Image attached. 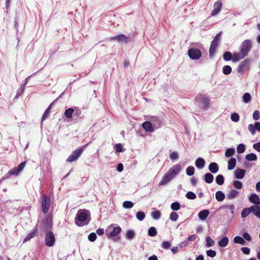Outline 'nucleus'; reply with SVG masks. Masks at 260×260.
<instances>
[{
    "instance_id": "47",
    "label": "nucleus",
    "mask_w": 260,
    "mask_h": 260,
    "mask_svg": "<svg viewBox=\"0 0 260 260\" xmlns=\"http://www.w3.org/2000/svg\"><path fill=\"white\" fill-rule=\"evenodd\" d=\"M134 236L135 232L133 230L127 231L126 234V237L128 239L131 240L134 238Z\"/></svg>"
},
{
    "instance_id": "33",
    "label": "nucleus",
    "mask_w": 260,
    "mask_h": 260,
    "mask_svg": "<svg viewBox=\"0 0 260 260\" xmlns=\"http://www.w3.org/2000/svg\"><path fill=\"white\" fill-rule=\"evenodd\" d=\"M251 212L250 207L249 208H245L243 209L241 212V217L243 218L247 217Z\"/></svg>"
},
{
    "instance_id": "25",
    "label": "nucleus",
    "mask_w": 260,
    "mask_h": 260,
    "mask_svg": "<svg viewBox=\"0 0 260 260\" xmlns=\"http://www.w3.org/2000/svg\"><path fill=\"white\" fill-rule=\"evenodd\" d=\"M236 166V160L234 157H231L228 161V168L229 170L234 169Z\"/></svg>"
},
{
    "instance_id": "34",
    "label": "nucleus",
    "mask_w": 260,
    "mask_h": 260,
    "mask_svg": "<svg viewBox=\"0 0 260 260\" xmlns=\"http://www.w3.org/2000/svg\"><path fill=\"white\" fill-rule=\"evenodd\" d=\"M51 105L49 106V107L45 111L44 113L43 114V116L42 117L41 119V122H42L43 121H44L49 115L50 113V110H51Z\"/></svg>"
},
{
    "instance_id": "42",
    "label": "nucleus",
    "mask_w": 260,
    "mask_h": 260,
    "mask_svg": "<svg viewBox=\"0 0 260 260\" xmlns=\"http://www.w3.org/2000/svg\"><path fill=\"white\" fill-rule=\"evenodd\" d=\"M171 208L173 210L177 211L180 208V205L177 202H173L171 205Z\"/></svg>"
},
{
    "instance_id": "41",
    "label": "nucleus",
    "mask_w": 260,
    "mask_h": 260,
    "mask_svg": "<svg viewBox=\"0 0 260 260\" xmlns=\"http://www.w3.org/2000/svg\"><path fill=\"white\" fill-rule=\"evenodd\" d=\"M186 172L187 175L192 176L194 173V168L192 166H189L187 168L186 170Z\"/></svg>"
},
{
    "instance_id": "8",
    "label": "nucleus",
    "mask_w": 260,
    "mask_h": 260,
    "mask_svg": "<svg viewBox=\"0 0 260 260\" xmlns=\"http://www.w3.org/2000/svg\"><path fill=\"white\" fill-rule=\"evenodd\" d=\"M250 59H246L240 63L237 68V72L240 74H243L244 72L249 68Z\"/></svg>"
},
{
    "instance_id": "64",
    "label": "nucleus",
    "mask_w": 260,
    "mask_h": 260,
    "mask_svg": "<svg viewBox=\"0 0 260 260\" xmlns=\"http://www.w3.org/2000/svg\"><path fill=\"white\" fill-rule=\"evenodd\" d=\"M197 237V236L195 235H190L188 237V240L191 242L193 241L196 239Z\"/></svg>"
},
{
    "instance_id": "40",
    "label": "nucleus",
    "mask_w": 260,
    "mask_h": 260,
    "mask_svg": "<svg viewBox=\"0 0 260 260\" xmlns=\"http://www.w3.org/2000/svg\"><path fill=\"white\" fill-rule=\"evenodd\" d=\"M243 100L245 103H249L251 100V95L248 92L245 93L243 96Z\"/></svg>"
},
{
    "instance_id": "11",
    "label": "nucleus",
    "mask_w": 260,
    "mask_h": 260,
    "mask_svg": "<svg viewBox=\"0 0 260 260\" xmlns=\"http://www.w3.org/2000/svg\"><path fill=\"white\" fill-rule=\"evenodd\" d=\"M38 225H36L34 227L32 231L27 235V236L24 239L23 243H24L27 241L30 240L32 238L37 236L38 234Z\"/></svg>"
},
{
    "instance_id": "61",
    "label": "nucleus",
    "mask_w": 260,
    "mask_h": 260,
    "mask_svg": "<svg viewBox=\"0 0 260 260\" xmlns=\"http://www.w3.org/2000/svg\"><path fill=\"white\" fill-rule=\"evenodd\" d=\"M122 148H123V147L121 144L119 143V144H116V151L117 152H121L123 151Z\"/></svg>"
},
{
    "instance_id": "53",
    "label": "nucleus",
    "mask_w": 260,
    "mask_h": 260,
    "mask_svg": "<svg viewBox=\"0 0 260 260\" xmlns=\"http://www.w3.org/2000/svg\"><path fill=\"white\" fill-rule=\"evenodd\" d=\"M171 246V244L168 241H164L161 244V247L165 249H168Z\"/></svg>"
},
{
    "instance_id": "62",
    "label": "nucleus",
    "mask_w": 260,
    "mask_h": 260,
    "mask_svg": "<svg viewBox=\"0 0 260 260\" xmlns=\"http://www.w3.org/2000/svg\"><path fill=\"white\" fill-rule=\"evenodd\" d=\"M253 148L256 151L260 152V143H257L253 145Z\"/></svg>"
},
{
    "instance_id": "48",
    "label": "nucleus",
    "mask_w": 260,
    "mask_h": 260,
    "mask_svg": "<svg viewBox=\"0 0 260 260\" xmlns=\"http://www.w3.org/2000/svg\"><path fill=\"white\" fill-rule=\"evenodd\" d=\"M170 218L172 221H175L178 218V215L177 213L172 212L170 215Z\"/></svg>"
},
{
    "instance_id": "10",
    "label": "nucleus",
    "mask_w": 260,
    "mask_h": 260,
    "mask_svg": "<svg viewBox=\"0 0 260 260\" xmlns=\"http://www.w3.org/2000/svg\"><path fill=\"white\" fill-rule=\"evenodd\" d=\"M181 167L179 164L173 166L168 171V173L173 177H176L180 172Z\"/></svg>"
},
{
    "instance_id": "27",
    "label": "nucleus",
    "mask_w": 260,
    "mask_h": 260,
    "mask_svg": "<svg viewBox=\"0 0 260 260\" xmlns=\"http://www.w3.org/2000/svg\"><path fill=\"white\" fill-rule=\"evenodd\" d=\"M239 192L235 189H231L227 194V197L229 199L232 200L238 196Z\"/></svg>"
},
{
    "instance_id": "63",
    "label": "nucleus",
    "mask_w": 260,
    "mask_h": 260,
    "mask_svg": "<svg viewBox=\"0 0 260 260\" xmlns=\"http://www.w3.org/2000/svg\"><path fill=\"white\" fill-rule=\"evenodd\" d=\"M221 35V32H219V33H218L216 35V36L214 38L213 40H214L217 42H219V40L220 39Z\"/></svg>"
},
{
    "instance_id": "57",
    "label": "nucleus",
    "mask_w": 260,
    "mask_h": 260,
    "mask_svg": "<svg viewBox=\"0 0 260 260\" xmlns=\"http://www.w3.org/2000/svg\"><path fill=\"white\" fill-rule=\"evenodd\" d=\"M170 158L172 160H176L178 158V154L177 152H173L171 153L170 155Z\"/></svg>"
},
{
    "instance_id": "60",
    "label": "nucleus",
    "mask_w": 260,
    "mask_h": 260,
    "mask_svg": "<svg viewBox=\"0 0 260 260\" xmlns=\"http://www.w3.org/2000/svg\"><path fill=\"white\" fill-rule=\"evenodd\" d=\"M255 126L252 124H250L249 125H248V129L249 131L251 132V133L252 134H254L255 132Z\"/></svg>"
},
{
    "instance_id": "54",
    "label": "nucleus",
    "mask_w": 260,
    "mask_h": 260,
    "mask_svg": "<svg viewBox=\"0 0 260 260\" xmlns=\"http://www.w3.org/2000/svg\"><path fill=\"white\" fill-rule=\"evenodd\" d=\"M206 253L207 255L210 257H214L216 254V251L211 249L207 250Z\"/></svg>"
},
{
    "instance_id": "1",
    "label": "nucleus",
    "mask_w": 260,
    "mask_h": 260,
    "mask_svg": "<svg viewBox=\"0 0 260 260\" xmlns=\"http://www.w3.org/2000/svg\"><path fill=\"white\" fill-rule=\"evenodd\" d=\"M252 48V43L250 40H245L242 42L240 52L233 53V61L236 62L246 57Z\"/></svg>"
},
{
    "instance_id": "52",
    "label": "nucleus",
    "mask_w": 260,
    "mask_h": 260,
    "mask_svg": "<svg viewBox=\"0 0 260 260\" xmlns=\"http://www.w3.org/2000/svg\"><path fill=\"white\" fill-rule=\"evenodd\" d=\"M231 120L234 122H238L239 120V115L237 113H234L231 117Z\"/></svg>"
},
{
    "instance_id": "9",
    "label": "nucleus",
    "mask_w": 260,
    "mask_h": 260,
    "mask_svg": "<svg viewBox=\"0 0 260 260\" xmlns=\"http://www.w3.org/2000/svg\"><path fill=\"white\" fill-rule=\"evenodd\" d=\"M121 232V229L120 226L114 227L112 231L109 232L108 230L106 231V235L108 238L116 237Z\"/></svg>"
},
{
    "instance_id": "14",
    "label": "nucleus",
    "mask_w": 260,
    "mask_h": 260,
    "mask_svg": "<svg viewBox=\"0 0 260 260\" xmlns=\"http://www.w3.org/2000/svg\"><path fill=\"white\" fill-rule=\"evenodd\" d=\"M214 9L211 11V14L212 16L217 15L221 10L222 4L221 2L218 1L214 4Z\"/></svg>"
},
{
    "instance_id": "3",
    "label": "nucleus",
    "mask_w": 260,
    "mask_h": 260,
    "mask_svg": "<svg viewBox=\"0 0 260 260\" xmlns=\"http://www.w3.org/2000/svg\"><path fill=\"white\" fill-rule=\"evenodd\" d=\"M195 101L198 103L201 109H206L209 107L210 100L208 97L205 95L197 96Z\"/></svg>"
},
{
    "instance_id": "20",
    "label": "nucleus",
    "mask_w": 260,
    "mask_h": 260,
    "mask_svg": "<svg viewBox=\"0 0 260 260\" xmlns=\"http://www.w3.org/2000/svg\"><path fill=\"white\" fill-rule=\"evenodd\" d=\"M143 128L148 132H152L154 131V129L152 127V124L149 121H145L142 124Z\"/></svg>"
},
{
    "instance_id": "24",
    "label": "nucleus",
    "mask_w": 260,
    "mask_h": 260,
    "mask_svg": "<svg viewBox=\"0 0 260 260\" xmlns=\"http://www.w3.org/2000/svg\"><path fill=\"white\" fill-rule=\"evenodd\" d=\"M205 165V161L202 158H198L195 161L196 166L199 169H202Z\"/></svg>"
},
{
    "instance_id": "37",
    "label": "nucleus",
    "mask_w": 260,
    "mask_h": 260,
    "mask_svg": "<svg viewBox=\"0 0 260 260\" xmlns=\"http://www.w3.org/2000/svg\"><path fill=\"white\" fill-rule=\"evenodd\" d=\"M245 158L248 161H254L257 159V156L254 153H251L247 154Z\"/></svg>"
},
{
    "instance_id": "4",
    "label": "nucleus",
    "mask_w": 260,
    "mask_h": 260,
    "mask_svg": "<svg viewBox=\"0 0 260 260\" xmlns=\"http://www.w3.org/2000/svg\"><path fill=\"white\" fill-rule=\"evenodd\" d=\"M26 165V161H24L23 162H21L17 167L14 168L11 170H10L7 174L6 175L7 177H8L10 175H15L17 176L18 174L24 169L25 166Z\"/></svg>"
},
{
    "instance_id": "39",
    "label": "nucleus",
    "mask_w": 260,
    "mask_h": 260,
    "mask_svg": "<svg viewBox=\"0 0 260 260\" xmlns=\"http://www.w3.org/2000/svg\"><path fill=\"white\" fill-rule=\"evenodd\" d=\"M157 231L154 227H150L148 230V235L150 237H154L157 235Z\"/></svg>"
},
{
    "instance_id": "50",
    "label": "nucleus",
    "mask_w": 260,
    "mask_h": 260,
    "mask_svg": "<svg viewBox=\"0 0 260 260\" xmlns=\"http://www.w3.org/2000/svg\"><path fill=\"white\" fill-rule=\"evenodd\" d=\"M186 197L188 199L194 200L197 197H196V194L194 193H193V192L188 191L186 194Z\"/></svg>"
},
{
    "instance_id": "15",
    "label": "nucleus",
    "mask_w": 260,
    "mask_h": 260,
    "mask_svg": "<svg viewBox=\"0 0 260 260\" xmlns=\"http://www.w3.org/2000/svg\"><path fill=\"white\" fill-rule=\"evenodd\" d=\"M219 45V42L213 40L211 42L210 49H209V55L210 57L213 56L216 50V48Z\"/></svg>"
},
{
    "instance_id": "55",
    "label": "nucleus",
    "mask_w": 260,
    "mask_h": 260,
    "mask_svg": "<svg viewBox=\"0 0 260 260\" xmlns=\"http://www.w3.org/2000/svg\"><path fill=\"white\" fill-rule=\"evenodd\" d=\"M96 239V235L94 233H91L88 235V240L91 242H94Z\"/></svg>"
},
{
    "instance_id": "17",
    "label": "nucleus",
    "mask_w": 260,
    "mask_h": 260,
    "mask_svg": "<svg viewBox=\"0 0 260 260\" xmlns=\"http://www.w3.org/2000/svg\"><path fill=\"white\" fill-rule=\"evenodd\" d=\"M246 172L244 169H237L235 171V176L237 179H242L244 178Z\"/></svg>"
},
{
    "instance_id": "23",
    "label": "nucleus",
    "mask_w": 260,
    "mask_h": 260,
    "mask_svg": "<svg viewBox=\"0 0 260 260\" xmlns=\"http://www.w3.org/2000/svg\"><path fill=\"white\" fill-rule=\"evenodd\" d=\"M209 170L212 173H216L219 170V167L217 163L211 162L209 166Z\"/></svg>"
},
{
    "instance_id": "35",
    "label": "nucleus",
    "mask_w": 260,
    "mask_h": 260,
    "mask_svg": "<svg viewBox=\"0 0 260 260\" xmlns=\"http://www.w3.org/2000/svg\"><path fill=\"white\" fill-rule=\"evenodd\" d=\"M235 153V150L234 148H228L225 152V156L226 157H230L234 155Z\"/></svg>"
},
{
    "instance_id": "26",
    "label": "nucleus",
    "mask_w": 260,
    "mask_h": 260,
    "mask_svg": "<svg viewBox=\"0 0 260 260\" xmlns=\"http://www.w3.org/2000/svg\"><path fill=\"white\" fill-rule=\"evenodd\" d=\"M213 175L210 173H206L204 175V181L207 183H211L213 181Z\"/></svg>"
},
{
    "instance_id": "31",
    "label": "nucleus",
    "mask_w": 260,
    "mask_h": 260,
    "mask_svg": "<svg viewBox=\"0 0 260 260\" xmlns=\"http://www.w3.org/2000/svg\"><path fill=\"white\" fill-rule=\"evenodd\" d=\"M233 55L230 51H226L223 55V58L225 61L233 60Z\"/></svg>"
},
{
    "instance_id": "6",
    "label": "nucleus",
    "mask_w": 260,
    "mask_h": 260,
    "mask_svg": "<svg viewBox=\"0 0 260 260\" xmlns=\"http://www.w3.org/2000/svg\"><path fill=\"white\" fill-rule=\"evenodd\" d=\"M188 54L189 57L193 60H198L202 56L200 50L196 48H189L188 51Z\"/></svg>"
},
{
    "instance_id": "18",
    "label": "nucleus",
    "mask_w": 260,
    "mask_h": 260,
    "mask_svg": "<svg viewBox=\"0 0 260 260\" xmlns=\"http://www.w3.org/2000/svg\"><path fill=\"white\" fill-rule=\"evenodd\" d=\"M76 217L79 221L83 222L86 220L87 218V214L85 211H79L77 214Z\"/></svg>"
},
{
    "instance_id": "56",
    "label": "nucleus",
    "mask_w": 260,
    "mask_h": 260,
    "mask_svg": "<svg viewBox=\"0 0 260 260\" xmlns=\"http://www.w3.org/2000/svg\"><path fill=\"white\" fill-rule=\"evenodd\" d=\"M253 118L254 120H257L259 119V112L258 110H255L253 113Z\"/></svg>"
},
{
    "instance_id": "16",
    "label": "nucleus",
    "mask_w": 260,
    "mask_h": 260,
    "mask_svg": "<svg viewBox=\"0 0 260 260\" xmlns=\"http://www.w3.org/2000/svg\"><path fill=\"white\" fill-rule=\"evenodd\" d=\"M173 178V177L168 172H167L162 177V180L160 181L159 185H166Z\"/></svg>"
},
{
    "instance_id": "59",
    "label": "nucleus",
    "mask_w": 260,
    "mask_h": 260,
    "mask_svg": "<svg viewBox=\"0 0 260 260\" xmlns=\"http://www.w3.org/2000/svg\"><path fill=\"white\" fill-rule=\"evenodd\" d=\"M243 238L245 239L246 240L248 241H250L251 240V238L250 237V236L249 235V234L247 233H244L243 234Z\"/></svg>"
},
{
    "instance_id": "22",
    "label": "nucleus",
    "mask_w": 260,
    "mask_h": 260,
    "mask_svg": "<svg viewBox=\"0 0 260 260\" xmlns=\"http://www.w3.org/2000/svg\"><path fill=\"white\" fill-rule=\"evenodd\" d=\"M251 209V212L258 218H260V206L255 205L252 206L250 207Z\"/></svg>"
},
{
    "instance_id": "46",
    "label": "nucleus",
    "mask_w": 260,
    "mask_h": 260,
    "mask_svg": "<svg viewBox=\"0 0 260 260\" xmlns=\"http://www.w3.org/2000/svg\"><path fill=\"white\" fill-rule=\"evenodd\" d=\"M206 246L207 247L213 246L214 244V241L210 237H206Z\"/></svg>"
},
{
    "instance_id": "19",
    "label": "nucleus",
    "mask_w": 260,
    "mask_h": 260,
    "mask_svg": "<svg viewBox=\"0 0 260 260\" xmlns=\"http://www.w3.org/2000/svg\"><path fill=\"white\" fill-rule=\"evenodd\" d=\"M249 200L250 202L257 206L260 204V198L256 194H251L249 198Z\"/></svg>"
},
{
    "instance_id": "44",
    "label": "nucleus",
    "mask_w": 260,
    "mask_h": 260,
    "mask_svg": "<svg viewBox=\"0 0 260 260\" xmlns=\"http://www.w3.org/2000/svg\"><path fill=\"white\" fill-rule=\"evenodd\" d=\"M233 184L234 187L238 189H241L242 187V183L240 181L235 180L233 181Z\"/></svg>"
},
{
    "instance_id": "36",
    "label": "nucleus",
    "mask_w": 260,
    "mask_h": 260,
    "mask_svg": "<svg viewBox=\"0 0 260 260\" xmlns=\"http://www.w3.org/2000/svg\"><path fill=\"white\" fill-rule=\"evenodd\" d=\"M224 177L222 175H218L216 176L215 181L217 184L221 185L224 183Z\"/></svg>"
},
{
    "instance_id": "2",
    "label": "nucleus",
    "mask_w": 260,
    "mask_h": 260,
    "mask_svg": "<svg viewBox=\"0 0 260 260\" xmlns=\"http://www.w3.org/2000/svg\"><path fill=\"white\" fill-rule=\"evenodd\" d=\"M51 204L50 197H48L45 194L42 195L41 208L42 212L46 214L49 210Z\"/></svg>"
},
{
    "instance_id": "7",
    "label": "nucleus",
    "mask_w": 260,
    "mask_h": 260,
    "mask_svg": "<svg viewBox=\"0 0 260 260\" xmlns=\"http://www.w3.org/2000/svg\"><path fill=\"white\" fill-rule=\"evenodd\" d=\"M83 149L82 148H78L73 151L71 154L67 159L68 162H73L76 160L82 154Z\"/></svg>"
},
{
    "instance_id": "58",
    "label": "nucleus",
    "mask_w": 260,
    "mask_h": 260,
    "mask_svg": "<svg viewBox=\"0 0 260 260\" xmlns=\"http://www.w3.org/2000/svg\"><path fill=\"white\" fill-rule=\"evenodd\" d=\"M241 251L245 254H249L250 252V249L248 247H243L241 248Z\"/></svg>"
},
{
    "instance_id": "32",
    "label": "nucleus",
    "mask_w": 260,
    "mask_h": 260,
    "mask_svg": "<svg viewBox=\"0 0 260 260\" xmlns=\"http://www.w3.org/2000/svg\"><path fill=\"white\" fill-rule=\"evenodd\" d=\"M234 242L235 243H238L241 245H244L245 244V241L244 239L240 236H236L234 238Z\"/></svg>"
},
{
    "instance_id": "29",
    "label": "nucleus",
    "mask_w": 260,
    "mask_h": 260,
    "mask_svg": "<svg viewBox=\"0 0 260 260\" xmlns=\"http://www.w3.org/2000/svg\"><path fill=\"white\" fill-rule=\"evenodd\" d=\"M215 197L218 201H222L225 198L224 194L221 191H217L215 193Z\"/></svg>"
},
{
    "instance_id": "38",
    "label": "nucleus",
    "mask_w": 260,
    "mask_h": 260,
    "mask_svg": "<svg viewBox=\"0 0 260 260\" xmlns=\"http://www.w3.org/2000/svg\"><path fill=\"white\" fill-rule=\"evenodd\" d=\"M232 72V68L231 66L226 65L222 68V72L224 75H229Z\"/></svg>"
},
{
    "instance_id": "43",
    "label": "nucleus",
    "mask_w": 260,
    "mask_h": 260,
    "mask_svg": "<svg viewBox=\"0 0 260 260\" xmlns=\"http://www.w3.org/2000/svg\"><path fill=\"white\" fill-rule=\"evenodd\" d=\"M136 217L139 220L142 221L145 218V214L143 212L139 211L137 213Z\"/></svg>"
},
{
    "instance_id": "28",
    "label": "nucleus",
    "mask_w": 260,
    "mask_h": 260,
    "mask_svg": "<svg viewBox=\"0 0 260 260\" xmlns=\"http://www.w3.org/2000/svg\"><path fill=\"white\" fill-rule=\"evenodd\" d=\"M228 243L229 239L226 237H224L218 242V245L221 247H225Z\"/></svg>"
},
{
    "instance_id": "5",
    "label": "nucleus",
    "mask_w": 260,
    "mask_h": 260,
    "mask_svg": "<svg viewBox=\"0 0 260 260\" xmlns=\"http://www.w3.org/2000/svg\"><path fill=\"white\" fill-rule=\"evenodd\" d=\"M45 241L48 247H52L55 245L56 239L52 232L48 231L46 233Z\"/></svg>"
},
{
    "instance_id": "13",
    "label": "nucleus",
    "mask_w": 260,
    "mask_h": 260,
    "mask_svg": "<svg viewBox=\"0 0 260 260\" xmlns=\"http://www.w3.org/2000/svg\"><path fill=\"white\" fill-rule=\"evenodd\" d=\"M110 40H117L118 42H123L125 43L128 42V38L123 34L119 35L115 37H110Z\"/></svg>"
},
{
    "instance_id": "12",
    "label": "nucleus",
    "mask_w": 260,
    "mask_h": 260,
    "mask_svg": "<svg viewBox=\"0 0 260 260\" xmlns=\"http://www.w3.org/2000/svg\"><path fill=\"white\" fill-rule=\"evenodd\" d=\"M41 230L43 231H47L50 230L51 227V220L47 218L45 220L42 221V224H41Z\"/></svg>"
},
{
    "instance_id": "30",
    "label": "nucleus",
    "mask_w": 260,
    "mask_h": 260,
    "mask_svg": "<svg viewBox=\"0 0 260 260\" xmlns=\"http://www.w3.org/2000/svg\"><path fill=\"white\" fill-rule=\"evenodd\" d=\"M74 112V110L72 108H70L66 110L64 112V116L67 118H71L73 117V114Z\"/></svg>"
},
{
    "instance_id": "45",
    "label": "nucleus",
    "mask_w": 260,
    "mask_h": 260,
    "mask_svg": "<svg viewBox=\"0 0 260 260\" xmlns=\"http://www.w3.org/2000/svg\"><path fill=\"white\" fill-rule=\"evenodd\" d=\"M122 205L124 208L129 209V208H132L133 207L134 204L133 202H132L131 201H124Z\"/></svg>"
},
{
    "instance_id": "51",
    "label": "nucleus",
    "mask_w": 260,
    "mask_h": 260,
    "mask_svg": "<svg viewBox=\"0 0 260 260\" xmlns=\"http://www.w3.org/2000/svg\"><path fill=\"white\" fill-rule=\"evenodd\" d=\"M152 216L155 219H158L160 217V212L158 210L154 211L152 212Z\"/></svg>"
},
{
    "instance_id": "21",
    "label": "nucleus",
    "mask_w": 260,
    "mask_h": 260,
    "mask_svg": "<svg viewBox=\"0 0 260 260\" xmlns=\"http://www.w3.org/2000/svg\"><path fill=\"white\" fill-rule=\"evenodd\" d=\"M209 213H210V212L208 210H202L201 211H200L199 213V214H198L199 218L201 220H205L207 218L208 216L209 215Z\"/></svg>"
},
{
    "instance_id": "49",
    "label": "nucleus",
    "mask_w": 260,
    "mask_h": 260,
    "mask_svg": "<svg viewBox=\"0 0 260 260\" xmlns=\"http://www.w3.org/2000/svg\"><path fill=\"white\" fill-rule=\"evenodd\" d=\"M237 150L239 153H243L245 150V145L243 144H239L237 147Z\"/></svg>"
}]
</instances>
